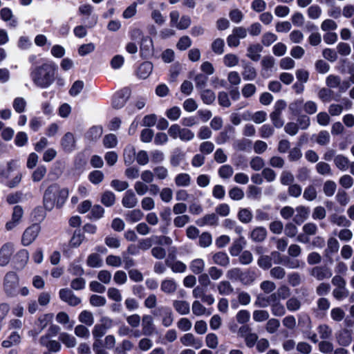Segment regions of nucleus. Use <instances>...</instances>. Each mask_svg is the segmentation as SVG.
I'll return each instance as SVG.
<instances>
[{
  "label": "nucleus",
  "mask_w": 354,
  "mask_h": 354,
  "mask_svg": "<svg viewBox=\"0 0 354 354\" xmlns=\"http://www.w3.org/2000/svg\"><path fill=\"white\" fill-rule=\"evenodd\" d=\"M337 339L340 345L348 346L352 340L351 332L348 330H341L337 336Z\"/></svg>",
  "instance_id": "nucleus-45"
},
{
  "label": "nucleus",
  "mask_w": 354,
  "mask_h": 354,
  "mask_svg": "<svg viewBox=\"0 0 354 354\" xmlns=\"http://www.w3.org/2000/svg\"><path fill=\"white\" fill-rule=\"evenodd\" d=\"M286 107V103L284 100H278L276 102L274 111L270 113V118L276 128H281L284 124V120L282 118L283 111Z\"/></svg>",
  "instance_id": "nucleus-3"
},
{
  "label": "nucleus",
  "mask_w": 354,
  "mask_h": 354,
  "mask_svg": "<svg viewBox=\"0 0 354 354\" xmlns=\"http://www.w3.org/2000/svg\"><path fill=\"white\" fill-rule=\"evenodd\" d=\"M26 100L22 97H17L12 102L13 109L17 113L24 112L26 111Z\"/></svg>",
  "instance_id": "nucleus-46"
},
{
  "label": "nucleus",
  "mask_w": 354,
  "mask_h": 354,
  "mask_svg": "<svg viewBox=\"0 0 354 354\" xmlns=\"http://www.w3.org/2000/svg\"><path fill=\"white\" fill-rule=\"evenodd\" d=\"M223 226L227 230H234L236 234L241 235L243 232V227L236 224L235 221L227 218L223 221Z\"/></svg>",
  "instance_id": "nucleus-51"
},
{
  "label": "nucleus",
  "mask_w": 354,
  "mask_h": 354,
  "mask_svg": "<svg viewBox=\"0 0 354 354\" xmlns=\"http://www.w3.org/2000/svg\"><path fill=\"white\" fill-rule=\"evenodd\" d=\"M170 25L178 30L187 29L191 24V19L188 16H183L180 20V14L177 10L171 11L169 14Z\"/></svg>",
  "instance_id": "nucleus-4"
},
{
  "label": "nucleus",
  "mask_w": 354,
  "mask_h": 354,
  "mask_svg": "<svg viewBox=\"0 0 354 354\" xmlns=\"http://www.w3.org/2000/svg\"><path fill=\"white\" fill-rule=\"evenodd\" d=\"M322 10L317 5H313L308 8L307 14L309 18L317 19L320 17Z\"/></svg>",
  "instance_id": "nucleus-56"
},
{
  "label": "nucleus",
  "mask_w": 354,
  "mask_h": 354,
  "mask_svg": "<svg viewBox=\"0 0 354 354\" xmlns=\"http://www.w3.org/2000/svg\"><path fill=\"white\" fill-rule=\"evenodd\" d=\"M59 339L67 348H74L77 344V341L75 337L66 333H61L59 335Z\"/></svg>",
  "instance_id": "nucleus-42"
},
{
  "label": "nucleus",
  "mask_w": 354,
  "mask_h": 354,
  "mask_svg": "<svg viewBox=\"0 0 354 354\" xmlns=\"http://www.w3.org/2000/svg\"><path fill=\"white\" fill-rule=\"evenodd\" d=\"M296 214L294 216V221L298 224H301L304 221L307 219L309 215V209L304 206H298L295 209Z\"/></svg>",
  "instance_id": "nucleus-26"
},
{
  "label": "nucleus",
  "mask_w": 354,
  "mask_h": 354,
  "mask_svg": "<svg viewBox=\"0 0 354 354\" xmlns=\"http://www.w3.org/2000/svg\"><path fill=\"white\" fill-rule=\"evenodd\" d=\"M154 316L160 317L162 324L165 327L170 326L174 322V315L171 309L168 306H161L153 311Z\"/></svg>",
  "instance_id": "nucleus-6"
},
{
  "label": "nucleus",
  "mask_w": 354,
  "mask_h": 354,
  "mask_svg": "<svg viewBox=\"0 0 354 354\" xmlns=\"http://www.w3.org/2000/svg\"><path fill=\"white\" fill-rule=\"evenodd\" d=\"M61 147L66 152H71L75 147V139L74 135L71 133H66L61 139Z\"/></svg>",
  "instance_id": "nucleus-14"
},
{
  "label": "nucleus",
  "mask_w": 354,
  "mask_h": 354,
  "mask_svg": "<svg viewBox=\"0 0 354 354\" xmlns=\"http://www.w3.org/2000/svg\"><path fill=\"white\" fill-rule=\"evenodd\" d=\"M288 109L292 115H300L304 111V99L299 98L294 100L289 104Z\"/></svg>",
  "instance_id": "nucleus-37"
},
{
  "label": "nucleus",
  "mask_w": 354,
  "mask_h": 354,
  "mask_svg": "<svg viewBox=\"0 0 354 354\" xmlns=\"http://www.w3.org/2000/svg\"><path fill=\"white\" fill-rule=\"evenodd\" d=\"M136 149L133 145H127L124 150V161L126 165H131L136 158Z\"/></svg>",
  "instance_id": "nucleus-39"
},
{
  "label": "nucleus",
  "mask_w": 354,
  "mask_h": 354,
  "mask_svg": "<svg viewBox=\"0 0 354 354\" xmlns=\"http://www.w3.org/2000/svg\"><path fill=\"white\" fill-rule=\"evenodd\" d=\"M74 333L75 335L80 338L88 339L90 337L89 330L82 324L76 326Z\"/></svg>",
  "instance_id": "nucleus-58"
},
{
  "label": "nucleus",
  "mask_w": 354,
  "mask_h": 354,
  "mask_svg": "<svg viewBox=\"0 0 354 354\" xmlns=\"http://www.w3.org/2000/svg\"><path fill=\"white\" fill-rule=\"evenodd\" d=\"M216 289L218 293L221 295H230L234 292V288L231 283L226 280L220 281L216 285Z\"/></svg>",
  "instance_id": "nucleus-31"
},
{
  "label": "nucleus",
  "mask_w": 354,
  "mask_h": 354,
  "mask_svg": "<svg viewBox=\"0 0 354 354\" xmlns=\"http://www.w3.org/2000/svg\"><path fill=\"white\" fill-rule=\"evenodd\" d=\"M339 248L338 241L335 237H330L327 241V248L324 250V255L326 258L331 259V255L336 253Z\"/></svg>",
  "instance_id": "nucleus-21"
},
{
  "label": "nucleus",
  "mask_w": 354,
  "mask_h": 354,
  "mask_svg": "<svg viewBox=\"0 0 354 354\" xmlns=\"http://www.w3.org/2000/svg\"><path fill=\"white\" fill-rule=\"evenodd\" d=\"M201 98L204 103L212 104L216 98L214 93L210 89H205L201 92Z\"/></svg>",
  "instance_id": "nucleus-60"
},
{
  "label": "nucleus",
  "mask_w": 354,
  "mask_h": 354,
  "mask_svg": "<svg viewBox=\"0 0 354 354\" xmlns=\"http://www.w3.org/2000/svg\"><path fill=\"white\" fill-rule=\"evenodd\" d=\"M86 263L88 266L91 268H100L103 265V261L100 254L92 253L88 255Z\"/></svg>",
  "instance_id": "nucleus-43"
},
{
  "label": "nucleus",
  "mask_w": 354,
  "mask_h": 354,
  "mask_svg": "<svg viewBox=\"0 0 354 354\" xmlns=\"http://www.w3.org/2000/svg\"><path fill=\"white\" fill-rule=\"evenodd\" d=\"M262 46L260 44H253L248 48L247 56L253 61H258L260 59V53L262 51Z\"/></svg>",
  "instance_id": "nucleus-36"
},
{
  "label": "nucleus",
  "mask_w": 354,
  "mask_h": 354,
  "mask_svg": "<svg viewBox=\"0 0 354 354\" xmlns=\"http://www.w3.org/2000/svg\"><path fill=\"white\" fill-rule=\"evenodd\" d=\"M189 268L194 274H201L205 269V262L202 259H194L191 262Z\"/></svg>",
  "instance_id": "nucleus-50"
},
{
  "label": "nucleus",
  "mask_w": 354,
  "mask_h": 354,
  "mask_svg": "<svg viewBox=\"0 0 354 354\" xmlns=\"http://www.w3.org/2000/svg\"><path fill=\"white\" fill-rule=\"evenodd\" d=\"M142 333L145 335H151L155 327L153 318L150 315H144L142 319Z\"/></svg>",
  "instance_id": "nucleus-18"
},
{
  "label": "nucleus",
  "mask_w": 354,
  "mask_h": 354,
  "mask_svg": "<svg viewBox=\"0 0 354 354\" xmlns=\"http://www.w3.org/2000/svg\"><path fill=\"white\" fill-rule=\"evenodd\" d=\"M277 296L275 294H272L268 297L258 296L254 301V306L260 308H266L268 306L271 301H275Z\"/></svg>",
  "instance_id": "nucleus-40"
},
{
  "label": "nucleus",
  "mask_w": 354,
  "mask_h": 354,
  "mask_svg": "<svg viewBox=\"0 0 354 354\" xmlns=\"http://www.w3.org/2000/svg\"><path fill=\"white\" fill-rule=\"evenodd\" d=\"M330 221L339 227H347L351 225V221L345 216L333 214L330 216Z\"/></svg>",
  "instance_id": "nucleus-35"
},
{
  "label": "nucleus",
  "mask_w": 354,
  "mask_h": 354,
  "mask_svg": "<svg viewBox=\"0 0 354 354\" xmlns=\"http://www.w3.org/2000/svg\"><path fill=\"white\" fill-rule=\"evenodd\" d=\"M19 279L14 272H8L3 281V288L8 295H12L15 293L18 287Z\"/></svg>",
  "instance_id": "nucleus-7"
},
{
  "label": "nucleus",
  "mask_w": 354,
  "mask_h": 354,
  "mask_svg": "<svg viewBox=\"0 0 354 354\" xmlns=\"http://www.w3.org/2000/svg\"><path fill=\"white\" fill-rule=\"evenodd\" d=\"M0 18L10 28H16L19 25L18 19L14 15L12 10L8 7L0 10Z\"/></svg>",
  "instance_id": "nucleus-8"
},
{
  "label": "nucleus",
  "mask_w": 354,
  "mask_h": 354,
  "mask_svg": "<svg viewBox=\"0 0 354 354\" xmlns=\"http://www.w3.org/2000/svg\"><path fill=\"white\" fill-rule=\"evenodd\" d=\"M68 197V190L57 184L49 185L43 196V203L46 209L50 211L55 207L60 208Z\"/></svg>",
  "instance_id": "nucleus-2"
},
{
  "label": "nucleus",
  "mask_w": 354,
  "mask_h": 354,
  "mask_svg": "<svg viewBox=\"0 0 354 354\" xmlns=\"http://www.w3.org/2000/svg\"><path fill=\"white\" fill-rule=\"evenodd\" d=\"M243 70L241 73L243 78L245 81H252L257 77V71L255 68L249 64L243 65Z\"/></svg>",
  "instance_id": "nucleus-34"
},
{
  "label": "nucleus",
  "mask_w": 354,
  "mask_h": 354,
  "mask_svg": "<svg viewBox=\"0 0 354 354\" xmlns=\"http://www.w3.org/2000/svg\"><path fill=\"white\" fill-rule=\"evenodd\" d=\"M238 218L241 223H248L252 219V214L248 209L243 208L239 211Z\"/></svg>",
  "instance_id": "nucleus-52"
},
{
  "label": "nucleus",
  "mask_w": 354,
  "mask_h": 354,
  "mask_svg": "<svg viewBox=\"0 0 354 354\" xmlns=\"http://www.w3.org/2000/svg\"><path fill=\"white\" fill-rule=\"evenodd\" d=\"M350 160L344 155L339 154L334 158V164L342 171H346L350 166Z\"/></svg>",
  "instance_id": "nucleus-27"
},
{
  "label": "nucleus",
  "mask_w": 354,
  "mask_h": 354,
  "mask_svg": "<svg viewBox=\"0 0 354 354\" xmlns=\"http://www.w3.org/2000/svg\"><path fill=\"white\" fill-rule=\"evenodd\" d=\"M317 172L321 175H332L330 166L324 162H319L316 165Z\"/></svg>",
  "instance_id": "nucleus-63"
},
{
  "label": "nucleus",
  "mask_w": 354,
  "mask_h": 354,
  "mask_svg": "<svg viewBox=\"0 0 354 354\" xmlns=\"http://www.w3.org/2000/svg\"><path fill=\"white\" fill-rule=\"evenodd\" d=\"M52 315H44L43 316H41L39 319H38V327H39V330H30L29 332V335H32V336H36L39 333L41 332V330L46 327V326L48 325L49 321L50 320V319L52 318Z\"/></svg>",
  "instance_id": "nucleus-32"
},
{
  "label": "nucleus",
  "mask_w": 354,
  "mask_h": 354,
  "mask_svg": "<svg viewBox=\"0 0 354 354\" xmlns=\"http://www.w3.org/2000/svg\"><path fill=\"white\" fill-rule=\"evenodd\" d=\"M310 274L313 277L319 281L328 279L332 276L331 270L329 268L324 266L314 267L311 270Z\"/></svg>",
  "instance_id": "nucleus-15"
},
{
  "label": "nucleus",
  "mask_w": 354,
  "mask_h": 354,
  "mask_svg": "<svg viewBox=\"0 0 354 354\" xmlns=\"http://www.w3.org/2000/svg\"><path fill=\"white\" fill-rule=\"evenodd\" d=\"M21 334L14 330L10 333L6 339L1 342V346L5 348L19 345L21 342Z\"/></svg>",
  "instance_id": "nucleus-12"
},
{
  "label": "nucleus",
  "mask_w": 354,
  "mask_h": 354,
  "mask_svg": "<svg viewBox=\"0 0 354 354\" xmlns=\"http://www.w3.org/2000/svg\"><path fill=\"white\" fill-rule=\"evenodd\" d=\"M153 45L152 39L149 37H143L140 44V53L145 57L149 56L153 52Z\"/></svg>",
  "instance_id": "nucleus-25"
},
{
  "label": "nucleus",
  "mask_w": 354,
  "mask_h": 354,
  "mask_svg": "<svg viewBox=\"0 0 354 354\" xmlns=\"http://www.w3.org/2000/svg\"><path fill=\"white\" fill-rule=\"evenodd\" d=\"M295 180L293 174L288 171H283L280 176V182L283 185H292Z\"/></svg>",
  "instance_id": "nucleus-64"
},
{
  "label": "nucleus",
  "mask_w": 354,
  "mask_h": 354,
  "mask_svg": "<svg viewBox=\"0 0 354 354\" xmlns=\"http://www.w3.org/2000/svg\"><path fill=\"white\" fill-rule=\"evenodd\" d=\"M14 252V245L12 243H7L0 249V266H6Z\"/></svg>",
  "instance_id": "nucleus-10"
},
{
  "label": "nucleus",
  "mask_w": 354,
  "mask_h": 354,
  "mask_svg": "<svg viewBox=\"0 0 354 354\" xmlns=\"http://www.w3.org/2000/svg\"><path fill=\"white\" fill-rule=\"evenodd\" d=\"M101 202L106 207L113 205L115 202V194L111 191L104 192L102 195Z\"/></svg>",
  "instance_id": "nucleus-49"
},
{
  "label": "nucleus",
  "mask_w": 354,
  "mask_h": 354,
  "mask_svg": "<svg viewBox=\"0 0 354 354\" xmlns=\"http://www.w3.org/2000/svg\"><path fill=\"white\" fill-rule=\"evenodd\" d=\"M172 305L175 310L181 315H188L190 312L189 302L184 300H174Z\"/></svg>",
  "instance_id": "nucleus-20"
},
{
  "label": "nucleus",
  "mask_w": 354,
  "mask_h": 354,
  "mask_svg": "<svg viewBox=\"0 0 354 354\" xmlns=\"http://www.w3.org/2000/svg\"><path fill=\"white\" fill-rule=\"evenodd\" d=\"M269 313L267 310H256L253 312V319L257 322H261L267 320L269 318Z\"/></svg>",
  "instance_id": "nucleus-62"
},
{
  "label": "nucleus",
  "mask_w": 354,
  "mask_h": 354,
  "mask_svg": "<svg viewBox=\"0 0 354 354\" xmlns=\"http://www.w3.org/2000/svg\"><path fill=\"white\" fill-rule=\"evenodd\" d=\"M257 91V87L253 84H245L241 90L242 95L245 98H249L254 95Z\"/></svg>",
  "instance_id": "nucleus-61"
},
{
  "label": "nucleus",
  "mask_w": 354,
  "mask_h": 354,
  "mask_svg": "<svg viewBox=\"0 0 354 354\" xmlns=\"http://www.w3.org/2000/svg\"><path fill=\"white\" fill-rule=\"evenodd\" d=\"M267 236V230L263 227H257L250 233V238L254 242L263 241Z\"/></svg>",
  "instance_id": "nucleus-29"
},
{
  "label": "nucleus",
  "mask_w": 354,
  "mask_h": 354,
  "mask_svg": "<svg viewBox=\"0 0 354 354\" xmlns=\"http://www.w3.org/2000/svg\"><path fill=\"white\" fill-rule=\"evenodd\" d=\"M104 214V209L100 205H95L91 207L88 217L91 220H99L103 217Z\"/></svg>",
  "instance_id": "nucleus-44"
},
{
  "label": "nucleus",
  "mask_w": 354,
  "mask_h": 354,
  "mask_svg": "<svg viewBox=\"0 0 354 354\" xmlns=\"http://www.w3.org/2000/svg\"><path fill=\"white\" fill-rule=\"evenodd\" d=\"M239 57L232 53L226 54L223 57V63L227 67H234L239 64Z\"/></svg>",
  "instance_id": "nucleus-54"
},
{
  "label": "nucleus",
  "mask_w": 354,
  "mask_h": 354,
  "mask_svg": "<svg viewBox=\"0 0 354 354\" xmlns=\"http://www.w3.org/2000/svg\"><path fill=\"white\" fill-rule=\"evenodd\" d=\"M245 274L241 272L240 268H234L229 270L226 273V277L232 280L236 281L239 280L244 284H250L253 282V279L245 280Z\"/></svg>",
  "instance_id": "nucleus-13"
},
{
  "label": "nucleus",
  "mask_w": 354,
  "mask_h": 354,
  "mask_svg": "<svg viewBox=\"0 0 354 354\" xmlns=\"http://www.w3.org/2000/svg\"><path fill=\"white\" fill-rule=\"evenodd\" d=\"M144 214L140 209H135L128 211L124 214V218L129 223L133 224L142 219Z\"/></svg>",
  "instance_id": "nucleus-22"
},
{
  "label": "nucleus",
  "mask_w": 354,
  "mask_h": 354,
  "mask_svg": "<svg viewBox=\"0 0 354 354\" xmlns=\"http://www.w3.org/2000/svg\"><path fill=\"white\" fill-rule=\"evenodd\" d=\"M257 264L261 268L268 270L272 266V257L268 255H261L257 260Z\"/></svg>",
  "instance_id": "nucleus-53"
},
{
  "label": "nucleus",
  "mask_w": 354,
  "mask_h": 354,
  "mask_svg": "<svg viewBox=\"0 0 354 354\" xmlns=\"http://www.w3.org/2000/svg\"><path fill=\"white\" fill-rule=\"evenodd\" d=\"M46 172H47V169H46V166H44V165L38 166L32 174V176H31L32 180L35 183L41 181L46 176Z\"/></svg>",
  "instance_id": "nucleus-48"
},
{
  "label": "nucleus",
  "mask_w": 354,
  "mask_h": 354,
  "mask_svg": "<svg viewBox=\"0 0 354 354\" xmlns=\"http://www.w3.org/2000/svg\"><path fill=\"white\" fill-rule=\"evenodd\" d=\"M41 227L38 224H32L27 227L21 236V244L28 246L32 243L38 236Z\"/></svg>",
  "instance_id": "nucleus-5"
},
{
  "label": "nucleus",
  "mask_w": 354,
  "mask_h": 354,
  "mask_svg": "<svg viewBox=\"0 0 354 354\" xmlns=\"http://www.w3.org/2000/svg\"><path fill=\"white\" fill-rule=\"evenodd\" d=\"M153 64L149 62H145L142 63L138 70H137V75L142 79L147 78L153 71Z\"/></svg>",
  "instance_id": "nucleus-24"
},
{
  "label": "nucleus",
  "mask_w": 354,
  "mask_h": 354,
  "mask_svg": "<svg viewBox=\"0 0 354 354\" xmlns=\"http://www.w3.org/2000/svg\"><path fill=\"white\" fill-rule=\"evenodd\" d=\"M191 176L187 173H180L176 175L174 178L177 187H189L191 184Z\"/></svg>",
  "instance_id": "nucleus-33"
},
{
  "label": "nucleus",
  "mask_w": 354,
  "mask_h": 354,
  "mask_svg": "<svg viewBox=\"0 0 354 354\" xmlns=\"http://www.w3.org/2000/svg\"><path fill=\"white\" fill-rule=\"evenodd\" d=\"M312 139L319 145L326 146L328 145L330 141V136L328 131L322 130L318 133L313 135Z\"/></svg>",
  "instance_id": "nucleus-23"
},
{
  "label": "nucleus",
  "mask_w": 354,
  "mask_h": 354,
  "mask_svg": "<svg viewBox=\"0 0 354 354\" xmlns=\"http://www.w3.org/2000/svg\"><path fill=\"white\" fill-rule=\"evenodd\" d=\"M245 240L243 236H241L239 239L233 242L232 245L230 248V253L232 256H238L245 245Z\"/></svg>",
  "instance_id": "nucleus-30"
},
{
  "label": "nucleus",
  "mask_w": 354,
  "mask_h": 354,
  "mask_svg": "<svg viewBox=\"0 0 354 354\" xmlns=\"http://www.w3.org/2000/svg\"><path fill=\"white\" fill-rule=\"evenodd\" d=\"M330 114L327 113L326 112L322 111L319 112L316 115V120L317 122L322 127L328 126L330 124Z\"/></svg>",
  "instance_id": "nucleus-59"
},
{
  "label": "nucleus",
  "mask_w": 354,
  "mask_h": 354,
  "mask_svg": "<svg viewBox=\"0 0 354 354\" xmlns=\"http://www.w3.org/2000/svg\"><path fill=\"white\" fill-rule=\"evenodd\" d=\"M59 295L61 300L71 306H77L81 303V299L68 288L61 289L59 292Z\"/></svg>",
  "instance_id": "nucleus-9"
},
{
  "label": "nucleus",
  "mask_w": 354,
  "mask_h": 354,
  "mask_svg": "<svg viewBox=\"0 0 354 354\" xmlns=\"http://www.w3.org/2000/svg\"><path fill=\"white\" fill-rule=\"evenodd\" d=\"M245 115L246 114L243 115L244 120H251L256 124L263 123L267 118V113L263 111H259L252 113L250 118H246Z\"/></svg>",
  "instance_id": "nucleus-47"
},
{
  "label": "nucleus",
  "mask_w": 354,
  "mask_h": 354,
  "mask_svg": "<svg viewBox=\"0 0 354 354\" xmlns=\"http://www.w3.org/2000/svg\"><path fill=\"white\" fill-rule=\"evenodd\" d=\"M336 183L333 180H326L324 184L323 191L327 196H332L336 190Z\"/></svg>",
  "instance_id": "nucleus-57"
},
{
  "label": "nucleus",
  "mask_w": 354,
  "mask_h": 354,
  "mask_svg": "<svg viewBox=\"0 0 354 354\" xmlns=\"http://www.w3.org/2000/svg\"><path fill=\"white\" fill-rule=\"evenodd\" d=\"M122 204L126 208H133L137 205L138 198L132 190H127L124 193L122 199Z\"/></svg>",
  "instance_id": "nucleus-16"
},
{
  "label": "nucleus",
  "mask_w": 354,
  "mask_h": 354,
  "mask_svg": "<svg viewBox=\"0 0 354 354\" xmlns=\"http://www.w3.org/2000/svg\"><path fill=\"white\" fill-rule=\"evenodd\" d=\"M218 175L223 179L230 178L234 173L233 168L229 165H224L218 169Z\"/></svg>",
  "instance_id": "nucleus-55"
},
{
  "label": "nucleus",
  "mask_w": 354,
  "mask_h": 354,
  "mask_svg": "<svg viewBox=\"0 0 354 354\" xmlns=\"http://www.w3.org/2000/svg\"><path fill=\"white\" fill-rule=\"evenodd\" d=\"M29 259V253L27 250H20L15 256V262L18 268H24Z\"/></svg>",
  "instance_id": "nucleus-19"
},
{
  "label": "nucleus",
  "mask_w": 354,
  "mask_h": 354,
  "mask_svg": "<svg viewBox=\"0 0 354 354\" xmlns=\"http://www.w3.org/2000/svg\"><path fill=\"white\" fill-rule=\"evenodd\" d=\"M177 283L173 279H165L160 285V289L166 294H173L177 289Z\"/></svg>",
  "instance_id": "nucleus-28"
},
{
  "label": "nucleus",
  "mask_w": 354,
  "mask_h": 354,
  "mask_svg": "<svg viewBox=\"0 0 354 354\" xmlns=\"http://www.w3.org/2000/svg\"><path fill=\"white\" fill-rule=\"evenodd\" d=\"M129 97V92L127 90H122L117 92L113 98V106L116 109L122 108L126 103Z\"/></svg>",
  "instance_id": "nucleus-17"
},
{
  "label": "nucleus",
  "mask_w": 354,
  "mask_h": 354,
  "mask_svg": "<svg viewBox=\"0 0 354 354\" xmlns=\"http://www.w3.org/2000/svg\"><path fill=\"white\" fill-rule=\"evenodd\" d=\"M57 68L53 62H47L35 68L30 73L33 83L41 88H48L55 81Z\"/></svg>",
  "instance_id": "nucleus-1"
},
{
  "label": "nucleus",
  "mask_w": 354,
  "mask_h": 354,
  "mask_svg": "<svg viewBox=\"0 0 354 354\" xmlns=\"http://www.w3.org/2000/svg\"><path fill=\"white\" fill-rule=\"evenodd\" d=\"M78 320L82 324L91 326L94 323V317L91 312L84 310L78 315Z\"/></svg>",
  "instance_id": "nucleus-41"
},
{
  "label": "nucleus",
  "mask_w": 354,
  "mask_h": 354,
  "mask_svg": "<svg viewBox=\"0 0 354 354\" xmlns=\"http://www.w3.org/2000/svg\"><path fill=\"white\" fill-rule=\"evenodd\" d=\"M212 259L215 264L221 266L226 267L230 263V259L227 254L223 252L215 253L212 257Z\"/></svg>",
  "instance_id": "nucleus-38"
},
{
  "label": "nucleus",
  "mask_w": 354,
  "mask_h": 354,
  "mask_svg": "<svg viewBox=\"0 0 354 354\" xmlns=\"http://www.w3.org/2000/svg\"><path fill=\"white\" fill-rule=\"evenodd\" d=\"M180 340L184 346H192L196 349H198L203 346L202 340L196 337L192 333L185 334Z\"/></svg>",
  "instance_id": "nucleus-11"
}]
</instances>
